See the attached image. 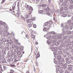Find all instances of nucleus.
Instances as JSON below:
<instances>
[{"label":"nucleus","instance_id":"1","mask_svg":"<svg viewBox=\"0 0 73 73\" xmlns=\"http://www.w3.org/2000/svg\"><path fill=\"white\" fill-rule=\"evenodd\" d=\"M47 35H48L46 38L47 39H48V40H47V42L48 44H50V43H51V42H52V39H50V38H52L53 36L51 35L49 36V35H50V32L48 33Z\"/></svg>","mask_w":73,"mask_h":73},{"label":"nucleus","instance_id":"2","mask_svg":"<svg viewBox=\"0 0 73 73\" xmlns=\"http://www.w3.org/2000/svg\"><path fill=\"white\" fill-rule=\"evenodd\" d=\"M4 25V26L5 28H7V29H8V26L7 25V24L5 23V22H3L2 21H0V25Z\"/></svg>","mask_w":73,"mask_h":73},{"label":"nucleus","instance_id":"3","mask_svg":"<svg viewBox=\"0 0 73 73\" xmlns=\"http://www.w3.org/2000/svg\"><path fill=\"white\" fill-rule=\"evenodd\" d=\"M62 37H61V35L59 34L58 35H57L56 36H54L52 37V38L53 39H61Z\"/></svg>","mask_w":73,"mask_h":73},{"label":"nucleus","instance_id":"4","mask_svg":"<svg viewBox=\"0 0 73 73\" xmlns=\"http://www.w3.org/2000/svg\"><path fill=\"white\" fill-rule=\"evenodd\" d=\"M33 10L32 7L29 6V10L27 11L29 15H31Z\"/></svg>","mask_w":73,"mask_h":73},{"label":"nucleus","instance_id":"5","mask_svg":"<svg viewBox=\"0 0 73 73\" xmlns=\"http://www.w3.org/2000/svg\"><path fill=\"white\" fill-rule=\"evenodd\" d=\"M64 46H65V44H61L59 47L58 49L59 50H62V47H64Z\"/></svg>","mask_w":73,"mask_h":73},{"label":"nucleus","instance_id":"6","mask_svg":"<svg viewBox=\"0 0 73 73\" xmlns=\"http://www.w3.org/2000/svg\"><path fill=\"white\" fill-rule=\"evenodd\" d=\"M67 65H68L66 63L64 62L62 64V66L64 68V69H65L66 68H67Z\"/></svg>","mask_w":73,"mask_h":73},{"label":"nucleus","instance_id":"7","mask_svg":"<svg viewBox=\"0 0 73 73\" xmlns=\"http://www.w3.org/2000/svg\"><path fill=\"white\" fill-rule=\"evenodd\" d=\"M68 69L69 70H70V71H72V66L71 65H68Z\"/></svg>","mask_w":73,"mask_h":73},{"label":"nucleus","instance_id":"8","mask_svg":"<svg viewBox=\"0 0 73 73\" xmlns=\"http://www.w3.org/2000/svg\"><path fill=\"white\" fill-rule=\"evenodd\" d=\"M72 20L70 19L67 21V23L68 24H70V25H73V23H72Z\"/></svg>","mask_w":73,"mask_h":73},{"label":"nucleus","instance_id":"9","mask_svg":"<svg viewBox=\"0 0 73 73\" xmlns=\"http://www.w3.org/2000/svg\"><path fill=\"white\" fill-rule=\"evenodd\" d=\"M62 5H63L64 7H66L68 6L67 4L65 2H63L62 4Z\"/></svg>","mask_w":73,"mask_h":73},{"label":"nucleus","instance_id":"10","mask_svg":"<svg viewBox=\"0 0 73 73\" xmlns=\"http://www.w3.org/2000/svg\"><path fill=\"white\" fill-rule=\"evenodd\" d=\"M60 42H61V41H60V40H59L58 41V42H57L55 43V44L54 45H56L57 46H58V45H59V44H60Z\"/></svg>","mask_w":73,"mask_h":73},{"label":"nucleus","instance_id":"11","mask_svg":"<svg viewBox=\"0 0 73 73\" xmlns=\"http://www.w3.org/2000/svg\"><path fill=\"white\" fill-rule=\"evenodd\" d=\"M51 50L56 52V51L57 50V48L56 47H55L54 48H52V49Z\"/></svg>","mask_w":73,"mask_h":73},{"label":"nucleus","instance_id":"12","mask_svg":"<svg viewBox=\"0 0 73 73\" xmlns=\"http://www.w3.org/2000/svg\"><path fill=\"white\" fill-rule=\"evenodd\" d=\"M42 7H43V8H45L46 6H47V4H43L42 5H41Z\"/></svg>","mask_w":73,"mask_h":73},{"label":"nucleus","instance_id":"13","mask_svg":"<svg viewBox=\"0 0 73 73\" xmlns=\"http://www.w3.org/2000/svg\"><path fill=\"white\" fill-rule=\"evenodd\" d=\"M25 7L26 8V9L27 10H29V5H25Z\"/></svg>","mask_w":73,"mask_h":73},{"label":"nucleus","instance_id":"14","mask_svg":"<svg viewBox=\"0 0 73 73\" xmlns=\"http://www.w3.org/2000/svg\"><path fill=\"white\" fill-rule=\"evenodd\" d=\"M50 9L49 8L47 7L45 8V12H46V11H49Z\"/></svg>","mask_w":73,"mask_h":73},{"label":"nucleus","instance_id":"15","mask_svg":"<svg viewBox=\"0 0 73 73\" xmlns=\"http://www.w3.org/2000/svg\"><path fill=\"white\" fill-rule=\"evenodd\" d=\"M26 21L27 23H31V22L32 21V20L31 19H27L26 20Z\"/></svg>","mask_w":73,"mask_h":73},{"label":"nucleus","instance_id":"16","mask_svg":"<svg viewBox=\"0 0 73 73\" xmlns=\"http://www.w3.org/2000/svg\"><path fill=\"white\" fill-rule=\"evenodd\" d=\"M43 12H44L43 10H41L39 11L38 13L39 14H42V15L43 14Z\"/></svg>","mask_w":73,"mask_h":73},{"label":"nucleus","instance_id":"17","mask_svg":"<svg viewBox=\"0 0 73 73\" xmlns=\"http://www.w3.org/2000/svg\"><path fill=\"white\" fill-rule=\"evenodd\" d=\"M64 28L65 29H68L69 28V27L68 25H66L65 26Z\"/></svg>","mask_w":73,"mask_h":73},{"label":"nucleus","instance_id":"18","mask_svg":"<svg viewBox=\"0 0 73 73\" xmlns=\"http://www.w3.org/2000/svg\"><path fill=\"white\" fill-rule=\"evenodd\" d=\"M57 58L58 60H60L61 59V56H57Z\"/></svg>","mask_w":73,"mask_h":73},{"label":"nucleus","instance_id":"19","mask_svg":"<svg viewBox=\"0 0 73 73\" xmlns=\"http://www.w3.org/2000/svg\"><path fill=\"white\" fill-rule=\"evenodd\" d=\"M3 31H4V33H7V29H5L4 28L3 29Z\"/></svg>","mask_w":73,"mask_h":73},{"label":"nucleus","instance_id":"20","mask_svg":"<svg viewBox=\"0 0 73 73\" xmlns=\"http://www.w3.org/2000/svg\"><path fill=\"white\" fill-rule=\"evenodd\" d=\"M51 33L52 34V35H54V36H56L57 35V33H55L54 31H52Z\"/></svg>","mask_w":73,"mask_h":73},{"label":"nucleus","instance_id":"21","mask_svg":"<svg viewBox=\"0 0 73 73\" xmlns=\"http://www.w3.org/2000/svg\"><path fill=\"white\" fill-rule=\"evenodd\" d=\"M6 45L7 47H9V46H10V43L7 42L6 43Z\"/></svg>","mask_w":73,"mask_h":73},{"label":"nucleus","instance_id":"22","mask_svg":"<svg viewBox=\"0 0 73 73\" xmlns=\"http://www.w3.org/2000/svg\"><path fill=\"white\" fill-rule=\"evenodd\" d=\"M67 15H68L66 13L63 14V17H66V16H67Z\"/></svg>","mask_w":73,"mask_h":73},{"label":"nucleus","instance_id":"23","mask_svg":"<svg viewBox=\"0 0 73 73\" xmlns=\"http://www.w3.org/2000/svg\"><path fill=\"white\" fill-rule=\"evenodd\" d=\"M69 8L70 9H73V5H70L69 7Z\"/></svg>","mask_w":73,"mask_h":73},{"label":"nucleus","instance_id":"24","mask_svg":"<svg viewBox=\"0 0 73 73\" xmlns=\"http://www.w3.org/2000/svg\"><path fill=\"white\" fill-rule=\"evenodd\" d=\"M47 29H48V28H46V27H45L43 29V31L44 32H45L47 31Z\"/></svg>","mask_w":73,"mask_h":73},{"label":"nucleus","instance_id":"25","mask_svg":"<svg viewBox=\"0 0 73 73\" xmlns=\"http://www.w3.org/2000/svg\"><path fill=\"white\" fill-rule=\"evenodd\" d=\"M2 40L4 42H6V39L4 38H2Z\"/></svg>","mask_w":73,"mask_h":73},{"label":"nucleus","instance_id":"26","mask_svg":"<svg viewBox=\"0 0 73 73\" xmlns=\"http://www.w3.org/2000/svg\"><path fill=\"white\" fill-rule=\"evenodd\" d=\"M29 17V15H28L27 14H26L25 16V18L26 19H27V18H28V17Z\"/></svg>","mask_w":73,"mask_h":73},{"label":"nucleus","instance_id":"27","mask_svg":"<svg viewBox=\"0 0 73 73\" xmlns=\"http://www.w3.org/2000/svg\"><path fill=\"white\" fill-rule=\"evenodd\" d=\"M2 52L3 54H6L5 51V50H2Z\"/></svg>","mask_w":73,"mask_h":73},{"label":"nucleus","instance_id":"28","mask_svg":"<svg viewBox=\"0 0 73 73\" xmlns=\"http://www.w3.org/2000/svg\"><path fill=\"white\" fill-rule=\"evenodd\" d=\"M70 30H72L73 28V25H70Z\"/></svg>","mask_w":73,"mask_h":73},{"label":"nucleus","instance_id":"29","mask_svg":"<svg viewBox=\"0 0 73 73\" xmlns=\"http://www.w3.org/2000/svg\"><path fill=\"white\" fill-rule=\"evenodd\" d=\"M16 60H17V61H19V60H20V57H19V56H17V59H16Z\"/></svg>","mask_w":73,"mask_h":73},{"label":"nucleus","instance_id":"30","mask_svg":"<svg viewBox=\"0 0 73 73\" xmlns=\"http://www.w3.org/2000/svg\"><path fill=\"white\" fill-rule=\"evenodd\" d=\"M3 58V57L2 55L0 54V60H2Z\"/></svg>","mask_w":73,"mask_h":73},{"label":"nucleus","instance_id":"31","mask_svg":"<svg viewBox=\"0 0 73 73\" xmlns=\"http://www.w3.org/2000/svg\"><path fill=\"white\" fill-rule=\"evenodd\" d=\"M18 56H17L16 55H14V58L15 59H16Z\"/></svg>","mask_w":73,"mask_h":73},{"label":"nucleus","instance_id":"32","mask_svg":"<svg viewBox=\"0 0 73 73\" xmlns=\"http://www.w3.org/2000/svg\"><path fill=\"white\" fill-rule=\"evenodd\" d=\"M67 17H71V15L69 13H67Z\"/></svg>","mask_w":73,"mask_h":73},{"label":"nucleus","instance_id":"33","mask_svg":"<svg viewBox=\"0 0 73 73\" xmlns=\"http://www.w3.org/2000/svg\"><path fill=\"white\" fill-rule=\"evenodd\" d=\"M2 62L3 64H5V63L6 64V63H7V62H6V60L5 59L3 60Z\"/></svg>","mask_w":73,"mask_h":73},{"label":"nucleus","instance_id":"34","mask_svg":"<svg viewBox=\"0 0 73 73\" xmlns=\"http://www.w3.org/2000/svg\"><path fill=\"white\" fill-rule=\"evenodd\" d=\"M73 44V41L72 42H70L68 43V45H71L72 44Z\"/></svg>","mask_w":73,"mask_h":73},{"label":"nucleus","instance_id":"35","mask_svg":"<svg viewBox=\"0 0 73 73\" xmlns=\"http://www.w3.org/2000/svg\"><path fill=\"white\" fill-rule=\"evenodd\" d=\"M31 37H32V38H35V37H36V36L35 35H31Z\"/></svg>","mask_w":73,"mask_h":73},{"label":"nucleus","instance_id":"36","mask_svg":"<svg viewBox=\"0 0 73 73\" xmlns=\"http://www.w3.org/2000/svg\"><path fill=\"white\" fill-rule=\"evenodd\" d=\"M3 68L5 70H7V67L6 66H3Z\"/></svg>","mask_w":73,"mask_h":73},{"label":"nucleus","instance_id":"37","mask_svg":"<svg viewBox=\"0 0 73 73\" xmlns=\"http://www.w3.org/2000/svg\"><path fill=\"white\" fill-rule=\"evenodd\" d=\"M10 66H11V67H15L16 66V65L15 64H11Z\"/></svg>","mask_w":73,"mask_h":73},{"label":"nucleus","instance_id":"38","mask_svg":"<svg viewBox=\"0 0 73 73\" xmlns=\"http://www.w3.org/2000/svg\"><path fill=\"white\" fill-rule=\"evenodd\" d=\"M58 63L60 64H62V61L61 60H59L58 61Z\"/></svg>","mask_w":73,"mask_h":73},{"label":"nucleus","instance_id":"39","mask_svg":"<svg viewBox=\"0 0 73 73\" xmlns=\"http://www.w3.org/2000/svg\"><path fill=\"white\" fill-rule=\"evenodd\" d=\"M12 47L13 48H16V46L15 44H13L12 45Z\"/></svg>","mask_w":73,"mask_h":73},{"label":"nucleus","instance_id":"40","mask_svg":"<svg viewBox=\"0 0 73 73\" xmlns=\"http://www.w3.org/2000/svg\"><path fill=\"white\" fill-rule=\"evenodd\" d=\"M60 51L58 52V54H62V50H60Z\"/></svg>","mask_w":73,"mask_h":73},{"label":"nucleus","instance_id":"41","mask_svg":"<svg viewBox=\"0 0 73 73\" xmlns=\"http://www.w3.org/2000/svg\"><path fill=\"white\" fill-rule=\"evenodd\" d=\"M32 27V24L31 23H29V28H31V27Z\"/></svg>","mask_w":73,"mask_h":73},{"label":"nucleus","instance_id":"42","mask_svg":"<svg viewBox=\"0 0 73 73\" xmlns=\"http://www.w3.org/2000/svg\"><path fill=\"white\" fill-rule=\"evenodd\" d=\"M54 63L55 64H57V61H56L54 59Z\"/></svg>","mask_w":73,"mask_h":73},{"label":"nucleus","instance_id":"43","mask_svg":"<svg viewBox=\"0 0 73 73\" xmlns=\"http://www.w3.org/2000/svg\"><path fill=\"white\" fill-rule=\"evenodd\" d=\"M66 62H67V64H69L70 63V62L68 60L66 61Z\"/></svg>","mask_w":73,"mask_h":73},{"label":"nucleus","instance_id":"44","mask_svg":"<svg viewBox=\"0 0 73 73\" xmlns=\"http://www.w3.org/2000/svg\"><path fill=\"white\" fill-rule=\"evenodd\" d=\"M48 24H49V22H46L44 23L45 25H48Z\"/></svg>","mask_w":73,"mask_h":73},{"label":"nucleus","instance_id":"45","mask_svg":"<svg viewBox=\"0 0 73 73\" xmlns=\"http://www.w3.org/2000/svg\"><path fill=\"white\" fill-rule=\"evenodd\" d=\"M65 55L66 56H68V55H69V52H66L65 53Z\"/></svg>","mask_w":73,"mask_h":73},{"label":"nucleus","instance_id":"46","mask_svg":"<svg viewBox=\"0 0 73 73\" xmlns=\"http://www.w3.org/2000/svg\"><path fill=\"white\" fill-rule=\"evenodd\" d=\"M0 70L2 71V72H4V70H3L2 68L0 67Z\"/></svg>","mask_w":73,"mask_h":73},{"label":"nucleus","instance_id":"47","mask_svg":"<svg viewBox=\"0 0 73 73\" xmlns=\"http://www.w3.org/2000/svg\"><path fill=\"white\" fill-rule=\"evenodd\" d=\"M0 48L1 49H4V46H1L0 47Z\"/></svg>","mask_w":73,"mask_h":73},{"label":"nucleus","instance_id":"48","mask_svg":"<svg viewBox=\"0 0 73 73\" xmlns=\"http://www.w3.org/2000/svg\"><path fill=\"white\" fill-rule=\"evenodd\" d=\"M15 9V6H13L12 7V10L14 11Z\"/></svg>","mask_w":73,"mask_h":73},{"label":"nucleus","instance_id":"49","mask_svg":"<svg viewBox=\"0 0 73 73\" xmlns=\"http://www.w3.org/2000/svg\"><path fill=\"white\" fill-rule=\"evenodd\" d=\"M37 56L38 57H40V54H39V53H37Z\"/></svg>","mask_w":73,"mask_h":73},{"label":"nucleus","instance_id":"50","mask_svg":"<svg viewBox=\"0 0 73 73\" xmlns=\"http://www.w3.org/2000/svg\"><path fill=\"white\" fill-rule=\"evenodd\" d=\"M64 9V8H63V7H61V8H60V11H63V10Z\"/></svg>","mask_w":73,"mask_h":73},{"label":"nucleus","instance_id":"51","mask_svg":"<svg viewBox=\"0 0 73 73\" xmlns=\"http://www.w3.org/2000/svg\"><path fill=\"white\" fill-rule=\"evenodd\" d=\"M53 20L54 21H55V22H56V21H57V20H56V18H55V17H54L53 18Z\"/></svg>","mask_w":73,"mask_h":73},{"label":"nucleus","instance_id":"52","mask_svg":"<svg viewBox=\"0 0 73 73\" xmlns=\"http://www.w3.org/2000/svg\"><path fill=\"white\" fill-rule=\"evenodd\" d=\"M16 15L17 16H20V14H19V13H17L16 14Z\"/></svg>","mask_w":73,"mask_h":73},{"label":"nucleus","instance_id":"53","mask_svg":"<svg viewBox=\"0 0 73 73\" xmlns=\"http://www.w3.org/2000/svg\"><path fill=\"white\" fill-rule=\"evenodd\" d=\"M68 7H65L64 8V10H68Z\"/></svg>","mask_w":73,"mask_h":73},{"label":"nucleus","instance_id":"54","mask_svg":"<svg viewBox=\"0 0 73 73\" xmlns=\"http://www.w3.org/2000/svg\"><path fill=\"white\" fill-rule=\"evenodd\" d=\"M35 18H32L31 19L32 21L33 20V21H34V20H35Z\"/></svg>","mask_w":73,"mask_h":73},{"label":"nucleus","instance_id":"55","mask_svg":"<svg viewBox=\"0 0 73 73\" xmlns=\"http://www.w3.org/2000/svg\"><path fill=\"white\" fill-rule=\"evenodd\" d=\"M70 1V2L71 4H73V1L72 0H69Z\"/></svg>","mask_w":73,"mask_h":73},{"label":"nucleus","instance_id":"56","mask_svg":"<svg viewBox=\"0 0 73 73\" xmlns=\"http://www.w3.org/2000/svg\"><path fill=\"white\" fill-rule=\"evenodd\" d=\"M21 52L20 51L18 52H17V54H21Z\"/></svg>","mask_w":73,"mask_h":73},{"label":"nucleus","instance_id":"57","mask_svg":"<svg viewBox=\"0 0 73 73\" xmlns=\"http://www.w3.org/2000/svg\"><path fill=\"white\" fill-rule=\"evenodd\" d=\"M14 50L15 52H17L18 51V50H17V49H15Z\"/></svg>","mask_w":73,"mask_h":73},{"label":"nucleus","instance_id":"58","mask_svg":"<svg viewBox=\"0 0 73 73\" xmlns=\"http://www.w3.org/2000/svg\"><path fill=\"white\" fill-rule=\"evenodd\" d=\"M47 15H48V16H50V13H47Z\"/></svg>","mask_w":73,"mask_h":73},{"label":"nucleus","instance_id":"59","mask_svg":"<svg viewBox=\"0 0 73 73\" xmlns=\"http://www.w3.org/2000/svg\"><path fill=\"white\" fill-rule=\"evenodd\" d=\"M26 37L28 39H29V36L27 35H26Z\"/></svg>","mask_w":73,"mask_h":73},{"label":"nucleus","instance_id":"60","mask_svg":"<svg viewBox=\"0 0 73 73\" xmlns=\"http://www.w3.org/2000/svg\"><path fill=\"white\" fill-rule=\"evenodd\" d=\"M65 73H69V72L68 71L66 70L65 72Z\"/></svg>","mask_w":73,"mask_h":73},{"label":"nucleus","instance_id":"61","mask_svg":"<svg viewBox=\"0 0 73 73\" xmlns=\"http://www.w3.org/2000/svg\"><path fill=\"white\" fill-rule=\"evenodd\" d=\"M49 23L50 24H52V21H49Z\"/></svg>","mask_w":73,"mask_h":73},{"label":"nucleus","instance_id":"62","mask_svg":"<svg viewBox=\"0 0 73 73\" xmlns=\"http://www.w3.org/2000/svg\"><path fill=\"white\" fill-rule=\"evenodd\" d=\"M59 72H60V73H62L63 72H64V71H63V70H60V71H59Z\"/></svg>","mask_w":73,"mask_h":73},{"label":"nucleus","instance_id":"63","mask_svg":"<svg viewBox=\"0 0 73 73\" xmlns=\"http://www.w3.org/2000/svg\"><path fill=\"white\" fill-rule=\"evenodd\" d=\"M34 28H36V24H34L33 25Z\"/></svg>","mask_w":73,"mask_h":73},{"label":"nucleus","instance_id":"64","mask_svg":"<svg viewBox=\"0 0 73 73\" xmlns=\"http://www.w3.org/2000/svg\"><path fill=\"white\" fill-rule=\"evenodd\" d=\"M0 44H3V42L2 41V40H0Z\"/></svg>","mask_w":73,"mask_h":73}]
</instances>
